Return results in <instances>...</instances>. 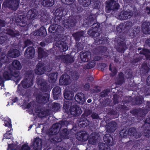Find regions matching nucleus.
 <instances>
[{"label": "nucleus", "mask_w": 150, "mask_h": 150, "mask_svg": "<svg viewBox=\"0 0 150 150\" xmlns=\"http://www.w3.org/2000/svg\"><path fill=\"white\" fill-rule=\"evenodd\" d=\"M129 135L133 136L136 139L140 137L142 134L146 137H148L150 136V130L145 127V126H142L141 129H139L137 131L134 127H131L128 130Z\"/></svg>", "instance_id": "nucleus-1"}, {"label": "nucleus", "mask_w": 150, "mask_h": 150, "mask_svg": "<svg viewBox=\"0 0 150 150\" xmlns=\"http://www.w3.org/2000/svg\"><path fill=\"white\" fill-rule=\"evenodd\" d=\"M67 124V122L63 120H61L58 122L55 123L49 130L47 133V134L51 137V136L57 134L61 128L66 126Z\"/></svg>", "instance_id": "nucleus-2"}, {"label": "nucleus", "mask_w": 150, "mask_h": 150, "mask_svg": "<svg viewBox=\"0 0 150 150\" xmlns=\"http://www.w3.org/2000/svg\"><path fill=\"white\" fill-rule=\"evenodd\" d=\"M33 71L29 70L25 74V78L22 81L21 84L24 88H28L33 84V80L34 77Z\"/></svg>", "instance_id": "nucleus-3"}, {"label": "nucleus", "mask_w": 150, "mask_h": 150, "mask_svg": "<svg viewBox=\"0 0 150 150\" xmlns=\"http://www.w3.org/2000/svg\"><path fill=\"white\" fill-rule=\"evenodd\" d=\"M105 10L107 13H115L120 7L119 4L114 0H108L106 1Z\"/></svg>", "instance_id": "nucleus-4"}, {"label": "nucleus", "mask_w": 150, "mask_h": 150, "mask_svg": "<svg viewBox=\"0 0 150 150\" xmlns=\"http://www.w3.org/2000/svg\"><path fill=\"white\" fill-rule=\"evenodd\" d=\"M10 71V74L7 71L5 72L3 74L4 77L6 80H8L12 78L17 83L19 81L21 78L19 75V72L12 71Z\"/></svg>", "instance_id": "nucleus-5"}, {"label": "nucleus", "mask_w": 150, "mask_h": 150, "mask_svg": "<svg viewBox=\"0 0 150 150\" xmlns=\"http://www.w3.org/2000/svg\"><path fill=\"white\" fill-rule=\"evenodd\" d=\"M51 70V68L49 66H46L41 63H39L36 66L35 73L41 75L44 74L46 71H49Z\"/></svg>", "instance_id": "nucleus-6"}, {"label": "nucleus", "mask_w": 150, "mask_h": 150, "mask_svg": "<svg viewBox=\"0 0 150 150\" xmlns=\"http://www.w3.org/2000/svg\"><path fill=\"white\" fill-rule=\"evenodd\" d=\"M19 3V0H6L4 3L6 7L16 11L18 7Z\"/></svg>", "instance_id": "nucleus-7"}, {"label": "nucleus", "mask_w": 150, "mask_h": 150, "mask_svg": "<svg viewBox=\"0 0 150 150\" xmlns=\"http://www.w3.org/2000/svg\"><path fill=\"white\" fill-rule=\"evenodd\" d=\"M36 101L39 103H47L49 98V95L47 93H39L36 96Z\"/></svg>", "instance_id": "nucleus-8"}, {"label": "nucleus", "mask_w": 150, "mask_h": 150, "mask_svg": "<svg viewBox=\"0 0 150 150\" xmlns=\"http://www.w3.org/2000/svg\"><path fill=\"white\" fill-rule=\"evenodd\" d=\"M133 15V12L130 10L122 11L118 15V18L121 20L128 19L131 18Z\"/></svg>", "instance_id": "nucleus-9"}, {"label": "nucleus", "mask_w": 150, "mask_h": 150, "mask_svg": "<svg viewBox=\"0 0 150 150\" xmlns=\"http://www.w3.org/2000/svg\"><path fill=\"white\" fill-rule=\"evenodd\" d=\"M76 22L77 21L74 17H70L64 23V27L66 28H71L76 25Z\"/></svg>", "instance_id": "nucleus-10"}, {"label": "nucleus", "mask_w": 150, "mask_h": 150, "mask_svg": "<svg viewBox=\"0 0 150 150\" xmlns=\"http://www.w3.org/2000/svg\"><path fill=\"white\" fill-rule=\"evenodd\" d=\"M116 47L117 51L121 53L123 52L127 48L125 42L123 40V39L121 38H118V42Z\"/></svg>", "instance_id": "nucleus-11"}, {"label": "nucleus", "mask_w": 150, "mask_h": 150, "mask_svg": "<svg viewBox=\"0 0 150 150\" xmlns=\"http://www.w3.org/2000/svg\"><path fill=\"white\" fill-rule=\"evenodd\" d=\"M35 53L34 48L32 46H30L26 49L24 53V55L26 58L31 59L34 57Z\"/></svg>", "instance_id": "nucleus-12"}, {"label": "nucleus", "mask_w": 150, "mask_h": 150, "mask_svg": "<svg viewBox=\"0 0 150 150\" xmlns=\"http://www.w3.org/2000/svg\"><path fill=\"white\" fill-rule=\"evenodd\" d=\"M99 134L97 132L92 133L88 141V143L91 144H95L100 139Z\"/></svg>", "instance_id": "nucleus-13"}, {"label": "nucleus", "mask_w": 150, "mask_h": 150, "mask_svg": "<svg viewBox=\"0 0 150 150\" xmlns=\"http://www.w3.org/2000/svg\"><path fill=\"white\" fill-rule=\"evenodd\" d=\"M106 131L108 133H112L116 130L117 128V124L116 122L112 121L108 123L106 125Z\"/></svg>", "instance_id": "nucleus-14"}, {"label": "nucleus", "mask_w": 150, "mask_h": 150, "mask_svg": "<svg viewBox=\"0 0 150 150\" xmlns=\"http://www.w3.org/2000/svg\"><path fill=\"white\" fill-rule=\"evenodd\" d=\"M42 140L38 137L36 138L33 141V148L34 150H41L42 148Z\"/></svg>", "instance_id": "nucleus-15"}, {"label": "nucleus", "mask_w": 150, "mask_h": 150, "mask_svg": "<svg viewBox=\"0 0 150 150\" xmlns=\"http://www.w3.org/2000/svg\"><path fill=\"white\" fill-rule=\"evenodd\" d=\"M38 14V12L36 9H32L28 12L26 17L28 20H33L35 18Z\"/></svg>", "instance_id": "nucleus-16"}, {"label": "nucleus", "mask_w": 150, "mask_h": 150, "mask_svg": "<svg viewBox=\"0 0 150 150\" xmlns=\"http://www.w3.org/2000/svg\"><path fill=\"white\" fill-rule=\"evenodd\" d=\"M70 112L71 115L74 116L79 115L82 113L80 108L76 105H74L71 107Z\"/></svg>", "instance_id": "nucleus-17"}, {"label": "nucleus", "mask_w": 150, "mask_h": 150, "mask_svg": "<svg viewBox=\"0 0 150 150\" xmlns=\"http://www.w3.org/2000/svg\"><path fill=\"white\" fill-rule=\"evenodd\" d=\"M75 100L79 104L83 105L85 101V98L84 94L81 93L76 94L75 96Z\"/></svg>", "instance_id": "nucleus-18"}, {"label": "nucleus", "mask_w": 150, "mask_h": 150, "mask_svg": "<svg viewBox=\"0 0 150 150\" xmlns=\"http://www.w3.org/2000/svg\"><path fill=\"white\" fill-rule=\"evenodd\" d=\"M59 84L61 85H67L70 82V76L68 75H63L59 80Z\"/></svg>", "instance_id": "nucleus-19"}, {"label": "nucleus", "mask_w": 150, "mask_h": 150, "mask_svg": "<svg viewBox=\"0 0 150 150\" xmlns=\"http://www.w3.org/2000/svg\"><path fill=\"white\" fill-rule=\"evenodd\" d=\"M60 58L63 62L67 64L72 63L74 62L73 58L69 55H60Z\"/></svg>", "instance_id": "nucleus-20"}, {"label": "nucleus", "mask_w": 150, "mask_h": 150, "mask_svg": "<svg viewBox=\"0 0 150 150\" xmlns=\"http://www.w3.org/2000/svg\"><path fill=\"white\" fill-rule=\"evenodd\" d=\"M61 27L57 24L51 25L49 28V31L52 33H59L61 31Z\"/></svg>", "instance_id": "nucleus-21"}, {"label": "nucleus", "mask_w": 150, "mask_h": 150, "mask_svg": "<svg viewBox=\"0 0 150 150\" xmlns=\"http://www.w3.org/2000/svg\"><path fill=\"white\" fill-rule=\"evenodd\" d=\"M142 29L144 33L148 34L150 33V23L148 22L143 23L142 25Z\"/></svg>", "instance_id": "nucleus-22"}, {"label": "nucleus", "mask_w": 150, "mask_h": 150, "mask_svg": "<svg viewBox=\"0 0 150 150\" xmlns=\"http://www.w3.org/2000/svg\"><path fill=\"white\" fill-rule=\"evenodd\" d=\"M85 31L81 30L74 33L72 35L76 41L79 42L82 37H84Z\"/></svg>", "instance_id": "nucleus-23"}, {"label": "nucleus", "mask_w": 150, "mask_h": 150, "mask_svg": "<svg viewBox=\"0 0 150 150\" xmlns=\"http://www.w3.org/2000/svg\"><path fill=\"white\" fill-rule=\"evenodd\" d=\"M6 34L11 37H14L20 35V33L17 30H13L11 28H8L6 30Z\"/></svg>", "instance_id": "nucleus-24"}, {"label": "nucleus", "mask_w": 150, "mask_h": 150, "mask_svg": "<svg viewBox=\"0 0 150 150\" xmlns=\"http://www.w3.org/2000/svg\"><path fill=\"white\" fill-rule=\"evenodd\" d=\"M76 138L80 141L85 142L88 139V135L86 132H83L79 134L76 136Z\"/></svg>", "instance_id": "nucleus-25"}, {"label": "nucleus", "mask_w": 150, "mask_h": 150, "mask_svg": "<svg viewBox=\"0 0 150 150\" xmlns=\"http://www.w3.org/2000/svg\"><path fill=\"white\" fill-rule=\"evenodd\" d=\"M103 140L104 141L109 145L112 146L114 144L113 139L110 134H107L104 136Z\"/></svg>", "instance_id": "nucleus-26"}, {"label": "nucleus", "mask_w": 150, "mask_h": 150, "mask_svg": "<svg viewBox=\"0 0 150 150\" xmlns=\"http://www.w3.org/2000/svg\"><path fill=\"white\" fill-rule=\"evenodd\" d=\"M96 17L95 15H91L89 16L88 20L86 19L84 20L83 24L85 25L93 24L96 22Z\"/></svg>", "instance_id": "nucleus-27"}, {"label": "nucleus", "mask_w": 150, "mask_h": 150, "mask_svg": "<svg viewBox=\"0 0 150 150\" xmlns=\"http://www.w3.org/2000/svg\"><path fill=\"white\" fill-rule=\"evenodd\" d=\"M8 54L11 57L16 58L19 56V51L16 49L11 50L8 52Z\"/></svg>", "instance_id": "nucleus-28"}, {"label": "nucleus", "mask_w": 150, "mask_h": 150, "mask_svg": "<svg viewBox=\"0 0 150 150\" xmlns=\"http://www.w3.org/2000/svg\"><path fill=\"white\" fill-rule=\"evenodd\" d=\"M65 98L68 100H72L74 96V93L71 91H66L64 94Z\"/></svg>", "instance_id": "nucleus-29"}, {"label": "nucleus", "mask_w": 150, "mask_h": 150, "mask_svg": "<svg viewBox=\"0 0 150 150\" xmlns=\"http://www.w3.org/2000/svg\"><path fill=\"white\" fill-rule=\"evenodd\" d=\"M91 57L90 53L87 52L83 53L81 56V61L83 62H87L88 59Z\"/></svg>", "instance_id": "nucleus-30"}, {"label": "nucleus", "mask_w": 150, "mask_h": 150, "mask_svg": "<svg viewBox=\"0 0 150 150\" xmlns=\"http://www.w3.org/2000/svg\"><path fill=\"white\" fill-rule=\"evenodd\" d=\"M150 69V66L147 63L144 62L142 64L140 69L144 74L147 73Z\"/></svg>", "instance_id": "nucleus-31"}, {"label": "nucleus", "mask_w": 150, "mask_h": 150, "mask_svg": "<svg viewBox=\"0 0 150 150\" xmlns=\"http://www.w3.org/2000/svg\"><path fill=\"white\" fill-rule=\"evenodd\" d=\"M50 114V111L48 110H41L38 114V117L40 118L44 117L47 116Z\"/></svg>", "instance_id": "nucleus-32"}, {"label": "nucleus", "mask_w": 150, "mask_h": 150, "mask_svg": "<svg viewBox=\"0 0 150 150\" xmlns=\"http://www.w3.org/2000/svg\"><path fill=\"white\" fill-rule=\"evenodd\" d=\"M38 53L39 57L40 58L46 57L48 55V54L46 51L40 47L38 48Z\"/></svg>", "instance_id": "nucleus-33"}, {"label": "nucleus", "mask_w": 150, "mask_h": 150, "mask_svg": "<svg viewBox=\"0 0 150 150\" xmlns=\"http://www.w3.org/2000/svg\"><path fill=\"white\" fill-rule=\"evenodd\" d=\"M54 0H43L42 5L46 7H51L54 4Z\"/></svg>", "instance_id": "nucleus-34"}, {"label": "nucleus", "mask_w": 150, "mask_h": 150, "mask_svg": "<svg viewBox=\"0 0 150 150\" xmlns=\"http://www.w3.org/2000/svg\"><path fill=\"white\" fill-rule=\"evenodd\" d=\"M140 28L139 26H135L134 27L132 32L130 33V35L132 37H133L140 32Z\"/></svg>", "instance_id": "nucleus-35"}, {"label": "nucleus", "mask_w": 150, "mask_h": 150, "mask_svg": "<svg viewBox=\"0 0 150 150\" xmlns=\"http://www.w3.org/2000/svg\"><path fill=\"white\" fill-rule=\"evenodd\" d=\"M13 68L15 69L20 70L22 68V66L20 62L18 61L15 60L12 63Z\"/></svg>", "instance_id": "nucleus-36"}, {"label": "nucleus", "mask_w": 150, "mask_h": 150, "mask_svg": "<svg viewBox=\"0 0 150 150\" xmlns=\"http://www.w3.org/2000/svg\"><path fill=\"white\" fill-rule=\"evenodd\" d=\"M36 81L38 84L42 86V89L46 88V83L44 79L41 78H38L36 79Z\"/></svg>", "instance_id": "nucleus-37"}, {"label": "nucleus", "mask_w": 150, "mask_h": 150, "mask_svg": "<svg viewBox=\"0 0 150 150\" xmlns=\"http://www.w3.org/2000/svg\"><path fill=\"white\" fill-rule=\"evenodd\" d=\"M99 150H110L109 146L106 144L99 143L98 144Z\"/></svg>", "instance_id": "nucleus-38"}, {"label": "nucleus", "mask_w": 150, "mask_h": 150, "mask_svg": "<svg viewBox=\"0 0 150 150\" xmlns=\"http://www.w3.org/2000/svg\"><path fill=\"white\" fill-rule=\"evenodd\" d=\"M57 76V73H53L50 74L48 78L49 81L51 83L54 82L56 80Z\"/></svg>", "instance_id": "nucleus-39"}, {"label": "nucleus", "mask_w": 150, "mask_h": 150, "mask_svg": "<svg viewBox=\"0 0 150 150\" xmlns=\"http://www.w3.org/2000/svg\"><path fill=\"white\" fill-rule=\"evenodd\" d=\"M88 34L92 37H97L100 35V33L97 30L90 29L88 32Z\"/></svg>", "instance_id": "nucleus-40"}, {"label": "nucleus", "mask_w": 150, "mask_h": 150, "mask_svg": "<svg viewBox=\"0 0 150 150\" xmlns=\"http://www.w3.org/2000/svg\"><path fill=\"white\" fill-rule=\"evenodd\" d=\"M139 54L145 55L147 59H150V51L149 50L144 48L140 52Z\"/></svg>", "instance_id": "nucleus-41"}, {"label": "nucleus", "mask_w": 150, "mask_h": 150, "mask_svg": "<svg viewBox=\"0 0 150 150\" xmlns=\"http://www.w3.org/2000/svg\"><path fill=\"white\" fill-rule=\"evenodd\" d=\"M71 77L73 80H76L79 79V73L75 71H72L70 73Z\"/></svg>", "instance_id": "nucleus-42"}, {"label": "nucleus", "mask_w": 150, "mask_h": 150, "mask_svg": "<svg viewBox=\"0 0 150 150\" xmlns=\"http://www.w3.org/2000/svg\"><path fill=\"white\" fill-rule=\"evenodd\" d=\"M69 133L68 130L66 128H64L61 133V136L63 139H68L69 138Z\"/></svg>", "instance_id": "nucleus-43"}, {"label": "nucleus", "mask_w": 150, "mask_h": 150, "mask_svg": "<svg viewBox=\"0 0 150 150\" xmlns=\"http://www.w3.org/2000/svg\"><path fill=\"white\" fill-rule=\"evenodd\" d=\"M147 111L146 109H139L137 110V115L139 116L143 117L147 113Z\"/></svg>", "instance_id": "nucleus-44"}, {"label": "nucleus", "mask_w": 150, "mask_h": 150, "mask_svg": "<svg viewBox=\"0 0 150 150\" xmlns=\"http://www.w3.org/2000/svg\"><path fill=\"white\" fill-rule=\"evenodd\" d=\"M53 137L50 139L52 142H60L62 141V138L59 134H56L53 136Z\"/></svg>", "instance_id": "nucleus-45"}, {"label": "nucleus", "mask_w": 150, "mask_h": 150, "mask_svg": "<svg viewBox=\"0 0 150 150\" xmlns=\"http://www.w3.org/2000/svg\"><path fill=\"white\" fill-rule=\"evenodd\" d=\"M124 28L125 30L130 29L132 26V23L131 22L127 21L124 23H122Z\"/></svg>", "instance_id": "nucleus-46"}, {"label": "nucleus", "mask_w": 150, "mask_h": 150, "mask_svg": "<svg viewBox=\"0 0 150 150\" xmlns=\"http://www.w3.org/2000/svg\"><path fill=\"white\" fill-rule=\"evenodd\" d=\"M73 100H69L65 101L63 105V108L65 109H67L69 107H71V106L73 104Z\"/></svg>", "instance_id": "nucleus-47"}, {"label": "nucleus", "mask_w": 150, "mask_h": 150, "mask_svg": "<svg viewBox=\"0 0 150 150\" xmlns=\"http://www.w3.org/2000/svg\"><path fill=\"white\" fill-rule=\"evenodd\" d=\"M124 82V74L122 72H120L119 74V78L118 79L117 83L119 85L122 84Z\"/></svg>", "instance_id": "nucleus-48"}, {"label": "nucleus", "mask_w": 150, "mask_h": 150, "mask_svg": "<svg viewBox=\"0 0 150 150\" xmlns=\"http://www.w3.org/2000/svg\"><path fill=\"white\" fill-rule=\"evenodd\" d=\"M109 69L111 71V73L110 74L111 76L113 77L117 74V70L116 68L115 67H112L111 64H110Z\"/></svg>", "instance_id": "nucleus-49"}, {"label": "nucleus", "mask_w": 150, "mask_h": 150, "mask_svg": "<svg viewBox=\"0 0 150 150\" xmlns=\"http://www.w3.org/2000/svg\"><path fill=\"white\" fill-rule=\"evenodd\" d=\"M39 35L41 37H44L47 34L45 28L43 27L40 28L38 30Z\"/></svg>", "instance_id": "nucleus-50"}, {"label": "nucleus", "mask_w": 150, "mask_h": 150, "mask_svg": "<svg viewBox=\"0 0 150 150\" xmlns=\"http://www.w3.org/2000/svg\"><path fill=\"white\" fill-rule=\"evenodd\" d=\"M143 98L142 96H139L136 98L134 102H133V105H140L142 103Z\"/></svg>", "instance_id": "nucleus-51"}, {"label": "nucleus", "mask_w": 150, "mask_h": 150, "mask_svg": "<svg viewBox=\"0 0 150 150\" xmlns=\"http://www.w3.org/2000/svg\"><path fill=\"white\" fill-rule=\"evenodd\" d=\"M8 39L7 36L5 34L0 33V44L4 42Z\"/></svg>", "instance_id": "nucleus-52"}, {"label": "nucleus", "mask_w": 150, "mask_h": 150, "mask_svg": "<svg viewBox=\"0 0 150 150\" xmlns=\"http://www.w3.org/2000/svg\"><path fill=\"white\" fill-rule=\"evenodd\" d=\"M97 50L99 51V53L100 54H103V53L105 52L107 50V47L103 46H99L97 48Z\"/></svg>", "instance_id": "nucleus-53"}, {"label": "nucleus", "mask_w": 150, "mask_h": 150, "mask_svg": "<svg viewBox=\"0 0 150 150\" xmlns=\"http://www.w3.org/2000/svg\"><path fill=\"white\" fill-rule=\"evenodd\" d=\"M128 133L126 129H123L120 132V136L121 138L125 137L127 136Z\"/></svg>", "instance_id": "nucleus-54"}, {"label": "nucleus", "mask_w": 150, "mask_h": 150, "mask_svg": "<svg viewBox=\"0 0 150 150\" xmlns=\"http://www.w3.org/2000/svg\"><path fill=\"white\" fill-rule=\"evenodd\" d=\"M8 58L7 56L4 54H1L0 57V61L3 62H6L8 61Z\"/></svg>", "instance_id": "nucleus-55"}, {"label": "nucleus", "mask_w": 150, "mask_h": 150, "mask_svg": "<svg viewBox=\"0 0 150 150\" xmlns=\"http://www.w3.org/2000/svg\"><path fill=\"white\" fill-rule=\"evenodd\" d=\"M53 95H58L61 92V89L59 86L55 87L52 90Z\"/></svg>", "instance_id": "nucleus-56"}, {"label": "nucleus", "mask_w": 150, "mask_h": 150, "mask_svg": "<svg viewBox=\"0 0 150 150\" xmlns=\"http://www.w3.org/2000/svg\"><path fill=\"white\" fill-rule=\"evenodd\" d=\"M60 105L57 103H54L52 106V110L54 112L57 111L60 108Z\"/></svg>", "instance_id": "nucleus-57"}, {"label": "nucleus", "mask_w": 150, "mask_h": 150, "mask_svg": "<svg viewBox=\"0 0 150 150\" xmlns=\"http://www.w3.org/2000/svg\"><path fill=\"white\" fill-rule=\"evenodd\" d=\"M96 65V63L94 60H93L90 62L88 63L86 66V68L87 69H91L94 67Z\"/></svg>", "instance_id": "nucleus-58"}, {"label": "nucleus", "mask_w": 150, "mask_h": 150, "mask_svg": "<svg viewBox=\"0 0 150 150\" xmlns=\"http://www.w3.org/2000/svg\"><path fill=\"white\" fill-rule=\"evenodd\" d=\"M117 110L123 111L125 110H128V108L126 106L124 105H120L117 106L116 108Z\"/></svg>", "instance_id": "nucleus-59"}, {"label": "nucleus", "mask_w": 150, "mask_h": 150, "mask_svg": "<svg viewBox=\"0 0 150 150\" xmlns=\"http://www.w3.org/2000/svg\"><path fill=\"white\" fill-rule=\"evenodd\" d=\"M30 147L26 144H24L21 148L17 147L16 150H30Z\"/></svg>", "instance_id": "nucleus-60"}, {"label": "nucleus", "mask_w": 150, "mask_h": 150, "mask_svg": "<svg viewBox=\"0 0 150 150\" xmlns=\"http://www.w3.org/2000/svg\"><path fill=\"white\" fill-rule=\"evenodd\" d=\"M110 91L109 89H107L103 91L100 93V96L104 97L108 95Z\"/></svg>", "instance_id": "nucleus-61"}, {"label": "nucleus", "mask_w": 150, "mask_h": 150, "mask_svg": "<svg viewBox=\"0 0 150 150\" xmlns=\"http://www.w3.org/2000/svg\"><path fill=\"white\" fill-rule=\"evenodd\" d=\"M110 102V100L109 99H105L103 102L101 104V106L103 107H105L109 105Z\"/></svg>", "instance_id": "nucleus-62"}, {"label": "nucleus", "mask_w": 150, "mask_h": 150, "mask_svg": "<svg viewBox=\"0 0 150 150\" xmlns=\"http://www.w3.org/2000/svg\"><path fill=\"white\" fill-rule=\"evenodd\" d=\"M117 30L119 33L121 32L122 30H125L123 27L122 23H120L119 25L117 27Z\"/></svg>", "instance_id": "nucleus-63"}, {"label": "nucleus", "mask_w": 150, "mask_h": 150, "mask_svg": "<svg viewBox=\"0 0 150 150\" xmlns=\"http://www.w3.org/2000/svg\"><path fill=\"white\" fill-rule=\"evenodd\" d=\"M92 26L93 28L92 30H97L100 27V24L98 23L95 22L92 25Z\"/></svg>", "instance_id": "nucleus-64"}]
</instances>
